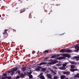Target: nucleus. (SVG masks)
<instances>
[{
	"label": "nucleus",
	"mask_w": 79,
	"mask_h": 79,
	"mask_svg": "<svg viewBox=\"0 0 79 79\" xmlns=\"http://www.w3.org/2000/svg\"><path fill=\"white\" fill-rule=\"evenodd\" d=\"M49 61H50V62L52 63V64H56V63H57V62L58 61L56 60H53L52 59H51L50 60H49Z\"/></svg>",
	"instance_id": "1"
},
{
	"label": "nucleus",
	"mask_w": 79,
	"mask_h": 79,
	"mask_svg": "<svg viewBox=\"0 0 79 79\" xmlns=\"http://www.w3.org/2000/svg\"><path fill=\"white\" fill-rule=\"evenodd\" d=\"M75 50H74V52H78V51L79 50V45H77L75 47Z\"/></svg>",
	"instance_id": "2"
},
{
	"label": "nucleus",
	"mask_w": 79,
	"mask_h": 79,
	"mask_svg": "<svg viewBox=\"0 0 79 79\" xmlns=\"http://www.w3.org/2000/svg\"><path fill=\"white\" fill-rule=\"evenodd\" d=\"M59 56H60L59 54L54 55L52 56L51 58H58Z\"/></svg>",
	"instance_id": "3"
},
{
	"label": "nucleus",
	"mask_w": 79,
	"mask_h": 79,
	"mask_svg": "<svg viewBox=\"0 0 79 79\" xmlns=\"http://www.w3.org/2000/svg\"><path fill=\"white\" fill-rule=\"evenodd\" d=\"M64 56V57H67V58H70V55L66 53L64 54L63 55Z\"/></svg>",
	"instance_id": "4"
},
{
	"label": "nucleus",
	"mask_w": 79,
	"mask_h": 79,
	"mask_svg": "<svg viewBox=\"0 0 79 79\" xmlns=\"http://www.w3.org/2000/svg\"><path fill=\"white\" fill-rule=\"evenodd\" d=\"M8 31V30L6 29L4 32L3 33V35H6V37H8V35L7 34V31Z\"/></svg>",
	"instance_id": "5"
},
{
	"label": "nucleus",
	"mask_w": 79,
	"mask_h": 79,
	"mask_svg": "<svg viewBox=\"0 0 79 79\" xmlns=\"http://www.w3.org/2000/svg\"><path fill=\"white\" fill-rule=\"evenodd\" d=\"M42 68V67L41 66H38V68L36 69L35 70L37 71H40V69Z\"/></svg>",
	"instance_id": "6"
},
{
	"label": "nucleus",
	"mask_w": 79,
	"mask_h": 79,
	"mask_svg": "<svg viewBox=\"0 0 79 79\" xmlns=\"http://www.w3.org/2000/svg\"><path fill=\"white\" fill-rule=\"evenodd\" d=\"M73 58L74 60H77V61H79V57L77 56H75Z\"/></svg>",
	"instance_id": "7"
},
{
	"label": "nucleus",
	"mask_w": 79,
	"mask_h": 79,
	"mask_svg": "<svg viewBox=\"0 0 79 79\" xmlns=\"http://www.w3.org/2000/svg\"><path fill=\"white\" fill-rule=\"evenodd\" d=\"M79 71V70L77 69H70V71L72 72H74V71Z\"/></svg>",
	"instance_id": "8"
},
{
	"label": "nucleus",
	"mask_w": 79,
	"mask_h": 79,
	"mask_svg": "<svg viewBox=\"0 0 79 79\" xmlns=\"http://www.w3.org/2000/svg\"><path fill=\"white\" fill-rule=\"evenodd\" d=\"M60 69H61V70H65L66 68L65 67H64V66L60 67L59 68Z\"/></svg>",
	"instance_id": "9"
},
{
	"label": "nucleus",
	"mask_w": 79,
	"mask_h": 79,
	"mask_svg": "<svg viewBox=\"0 0 79 79\" xmlns=\"http://www.w3.org/2000/svg\"><path fill=\"white\" fill-rule=\"evenodd\" d=\"M65 58L64 57L62 56V57H58L57 58V60H63V59H65Z\"/></svg>",
	"instance_id": "10"
},
{
	"label": "nucleus",
	"mask_w": 79,
	"mask_h": 79,
	"mask_svg": "<svg viewBox=\"0 0 79 79\" xmlns=\"http://www.w3.org/2000/svg\"><path fill=\"white\" fill-rule=\"evenodd\" d=\"M47 76L48 79H51L52 78V75L49 74H47Z\"/></svg>",
	"instance_id": "11"
},
{
	"label": "nucleus",
	"mask_w": 79,
	"mask_h": 79,
	"mask_svg": "<svg viewBox=\"0 0 79 79\" xmlns=\"http://www.w3.org/2000/svg\"><path fill=\"white\" fill-rule=\"evenodd\" d=\"M47 70V68H43L41 69V71L42 72H45Z\"/></svg>",
	"instance_id": "12"
},
{
	"label": "nucleus",
	"mask_w": 79,
	"mask_h": 79,
	"mask_svg": "<svg viewBox=\"0 0 79 79\" xmlns=\"http://www.w3.org/2000/svg\"><path fill=\"white\" fill-rule=\"evenodd\" d=\"M64 52H66V50L63 49H62L60 51V53H64Z\"/></svg>",
	"instance_id": "13"
},
{
	"label": "nucleus",
	"mask_w": 79,
	"mask_h": 79,
	"mask_svg": "<svg viewBox=\"0 0 79 79\" xmlns=\"http://www.w3.org/2000/svg\"><path fill=\"white\" fill-rule=\"evenodd\" d=\"M72 52V50L70 49H68L65 51V52L66 53H70Z\"/></svg>",
	"instance_id": "14"
},
{
	"label": "nucleus",
	"mask_w": 79,
	"mask_h": 79,
	"mask_svg": "<svg viewBox=\"0 0 79 79\" xmlns=\"http://www.w3.org/2000/svg\"><path fill=\"white\" fill-rule=\"evenodd\" d=\"M66 77V76H65L64 75H61L60 76V78H61V79H64V78H65Z\"/></svg>",
	"instance_id": "15"
},
{
	"label": "nucleus",
	"mask_w": 79,
	"mask_h": 79,
	"mask_svg": "<svg viewBox=\"0 0 79 79\" xmlns=\"http://www.w3.org/2000/svg\"><path fill=\"white\" fill-rule=\"evenodd\" d=\"M18 70V68H15L13 69V71H14V72H15V71H16Z\"/></svg>",
	"instance_id": "16"
},
{
	"label": "nucleus",
	"mask_w": 79,
	"mask_h": 79,
	"mask_svg": "<svg viewBox=\"0 0 79 79\" xmlns=\"http://www.w3.org/2000/svg\"><path fill=\"white\" fill-rule=\"evenodd\" d=\"M17 73H18L19 75L21 73V72H20V70H19L17 71L16 73V74Z\"/></svg>",
	"instance_id": "17"
},
{
	"label": "nucleus",
	"mask_w": 79,
	"mask_h": 79,
	"mask_svg": "<svg viewBox=\"0 0 79 79\" xmlns=\"http://www.w3.org/2000/svg\"><path fill=\"white\" fill-rule=\"evenodd\" d=\"M40 77L41 79H45V77H44V76L43 75L40 76Z\"/></svg>",
	"instance_id": "18"
},
{
	"label": "nucleus",
	"mask_w": 79,
	"mask_h": 79,
	"mask_svg": "<svg viewBox=\"0 0 79 79\" xmlns=\"http://www.w3.org/2000/svg\"><path fill=\"white\" fill-rule=\"evenodd\" d=\"M75 77H78L79 78V73H78L75 76Z\"/></svg>",
	"instance_id": "19"
},
{
	"label": "nucleus",
	"mask_w": 79,
	"mask_h": 79,
	"mask_svg": "<svg viewBox=\"0 0 79 79\" xmlns=\"http://www.w3.org/2000/svg\"><path fill=\"white\" fill-rule=\"evenodd\" d=\"M22 71H26V67H22Z\"/></svg>",
	"instance_id": "20"
},
{
	"label": "nucleus",
	"mask_w": 79,
	"mask_h": 79,
	"mask_svg": "<svg viewBox=\"0 0 79 79\" xmlns=\"http://www.w3.org/2000/svg\"><path fill=\"white\" fill-rule=\"evenodd\" d=\"M67 64H68V63H66L65 64H63L62 65L64 67H66V65H67Z\"/></svg>",
	"instance_id": "21"
},
{
	"label": "nucleus",
	"mask_w": 79,
	"mask_h": 79,
	"mask_svg": "<svg viewBox=\"0 0 79 79\" xmlns=\"http://www.w3.org/2000/svg\"><path fill=\"white\" fill-rule=\"evenodd\" d=\"M48 52H49V50H46L44 51V52L45 53V54H46V53H48Z\"/></svg>",
	"instance_id": "22"
},
{
	"label": "nucleus",
	"mask_w": 79,
	"mask_h": 79,
	"mask_svg": "<svg viewBox=\"0 0 79 79\" xmlns=\"http://www.w3.org/2000/svg\"><path fill=\"white\" fill-rule=\"evenodd\" d=\"M71 68L72 69H73V68H75V65H72L71 66Z\"/></svg>",
	"instance_id": "23"
},
{
	"label": "nucleus",
	"mask_w": 79,
	"mask_h": 79,
	"mask_svg": "<svg viewBox=\"0 0 79 79\" xmlns=\"http://www.w3.org/2000/svg\"><path fill=\"white\" fill-rule=\"evenodd\" d=\"M28 76L29 77V78L30 79H32V78H33V76H32V75H30Z\"/></svg>",
	"instance_id": "24"
},
{
	"label": "nucleus",
	"mask_w": 79,
	"mask_h": 79,
	"mask_svg": "<svg viewBox=\"0 0 79 79\" xmlns=\"http://www.w3.org/2000/svg\"><path fill=\"white\" fill-rule=\"evenodd\" d=\"M29 18H31L32 16L31 15V13H30L29 15Z\"/></svg>",
	"instance_id": "25"
},
{
	"label": "nucleus",
	"mask_w": 79,
	"mask_h": 79,
	"mask_svg": "<svg viewBox=\"0 0 79 79\" xmlns=\"http://www.w3.org/2000/svg\"><path fill=\"white\" fill-rule=\"evenodd\" d=\"M70 74V72H66V74L67 75H69Z\"/></svg>",
	"instance_id": "26"
},
{
	"label": "nucleus",
	"mask_w": 79,
	"mask_h": 79,
	"mask_svg": "<svg viewBox=\"0 0 79 79\" xmlns=\"http://www.w3.org/2000/svg\"><path fill=\"white\" fill-rule=\"evenodd\" d=\"M21 77H24V75L23 73H22L21 75Z\"/></svg>",
	"instance_id": "27"
},
{
	"label": "nucleus",
	"mask_w": 79,
	"mask_h": 79,
	"mask_svg": "<svg viewBox=\"0 0 79 79\" xmlns=\"http://www.w3.org/2000/svg\"><path fill=\"white\" fill-rule=\"evenodd\" d=\"M58 78V77L57 76H55L54 77V79H57Z\"/></svg>",
	"instance_id": "28"
},
{
	"label": "nucleus",
	"mask_w": 79,
	"mask_h": 79,
	"mask_svg": "<svg viewBox=\"0 0 79 79\" xmlns=\"http://www.w3.org/2000/svg\"><path fill=\"white\" fill-rule=\"evenodd\" d=\"M42 64L43 65L46 64H47V63H47V62H42Z\"/></svg>",
	"instance_id": "29"
},
{
	"label": "nucleus",
	"mask_w": 79,
	"mask_h": 79,
	"mask_svg": "<svg viewBox=\"0 0 79 79\" xmlns=\"http://www.w3.org/2000/svg\"><path fill=\"white\" fill-rule=\"evenodd\" d=\"M7 74L6 73H4L3 75V76H6Z\"/></svg>",
	"instance_id": "30"
},
{
	"label": "nucleus",
	"mask_w": 79,
	"mask_h": 79,
	"mask_svg": "<svg viewBox=\"0 0 79 79\" xmlns=\"http://www.w3.org/2000/svg\"><path fill=\"white\" fill-rule=\"evenodd\" d=\"M24 11H25V10H21L20 11V13H23V12H24Z\"/></svg>",
	"instance_id": "31"
},
{
	"label": "nucleus",
	"mask_w": 79,
	"mask_h": 79,
	"mask_svg": "<svg viewBox=\"0 0 79 79\" xmlns=\"http://www.w3.org/2000/svg\"><path fill=\"white\" fill-rule=\"evenodd\" d=\"M15 74V72H14L12 71V72L11 73V75H13Z\"/></svg>",
	"instance_id": "32"
},
{
	"label": "nucleus",
	"mask_w": 79,
	"mask_h": 79,
	"mask_svg": "<svg viewBox=\"0 0 79 79\" xmlns=\"http://www.w3.org/2000/svg\"><path fill=\"white\" fill-rule=\"evenodd\" d=\"M48 58H49V57H46L45 58H44V60H47V59H48Z\"/></svg>",
	"instance_id": "33"
},
{
	"label": "nucleus",
	"mask_w": 79,
	"mask_h": 79,
	"mask_svg": "<svg viewBox=\"0 0 79 79\" xmlns=\"http://www.w3.org/2000/svg\"><path fill=\"white\" fill-rule=\"evenodd\" d=\"M28 74H29V75H31V74H32V72H28Z\"/></svg>",
	"instance_id": "34"
},
{
	"label": "nucleus",
	"mask_w": 79,
	"mask_h": 79,
	"mask_svg": "<svg viewBox=\"0 0 79 79\" xmlns=\"http://www.w3.org/2000/svg\"><path fill=\"white\" fill-rule=\"evenodd\" d=\"M21 53L19 52V53L18 54V55L19 56H21Z\"/></svg>",
	"instance_id": "35"
},
{
	"label": "nucleus",
	"mask_w": 79,
	"mask_h": 79,
	"mask_svg": "<svg viewBox=\"0 0 79 79\" xmlns=\"http://www.w3.org/2000/svg\"><path fill=\"white\" fill-rule=\"evenodd\" d=\"M12 71H13L12 70L11 71H9L8 72V73H12Z\"/></svg>",
	"instance_id": "36"
},
{
	"label": "nucleus",
	"mask_w": 79,
	"mask_h": 79,
	"mask_svg": "<svg viewBox=\"0 0 79 79\" xmlns=\"http://www.w3.org/2000/svg\"><path fill=\"white\" fill-rule=\"evenodd\" d=\"M71 64H74L75 63L74 62L72 61V62H71Z\"/></svg>",
	"instance_id": "37"
},
{
	"label": "nucleus",
	"mask_w": 79,
	"mask_h": 79,
	"mask_svg": "<svg viewBox=\"0 0 79 79\" xmlns=\"http://www.w3.org/2000/svg\"><path fill=\"white\" fill-rule=\"evenodd\" d=\"M44 74L43 73H40V76H43L42 75V74Z\"/></svg>",
	"instance_id": "38"
},
{
	"label": "nucleus",
	"mask_w": 79,
	"mask_h": 79,
	"mask_svg": "<svg viewBox=\"0 0 79 79\" xmlns=\"http://www.w3.org/2000/svg\"><path fill=\"white\" fill-rule=\"evenodd\" d=\"M39 65H40V66H41V65H43L42 63L41 62V63H40V64H39Z\"/></svg>",
	"instance_id": "39"
},
{
	"label": "nucleus",
	"mask_w": 79,
	"mask_h": 79,
	"mask_svg": "<svg viewBox=\"0 0 79 79\" xmlns=\"http://www.w3.org/2000/svg\"><path fill=\"white\" fill-rule=\"evenodd\" d=\"M63 73L64 74H66V72H64Z\"/></svg>",
	"instance_id": "40"
},
{
	"label": "nucleus",
	"mask_w": 79,
	"mask_h": 79,
	"mask_svg": "<svg viewBox=\"0 0 79 79\" xmlns=\"http://www.w3.org/2000/svg\"><path fill=\"white\" fill-rule=\"evenodd\" d=\"M13 32H16V30H14V29H13Z\"/></svg>",
	"instance_id": "41"
},
{
	"label": "nucleus",
	"mask_w": 79,
	"mask_h": 79,
	"mask_svg": "<svg viewBox=\"0 0 79 79\" xmlns=\"http://www.w3.org/2000/svg\"><path fill=\"white\" fill-rule=\"evenodd\" d=\"M19 50V48H16V50Z\"/></svg>",
	"instance_id": "42"
},
{
	"label": "nucleus",
	"mask_w": 79,
	"mask_h": 79,
	"mask_svg": "<svg viewBox=\"0 0 79 79\" xmlns=\"http://www.w3.org/2000/svg\"><path fill=\"white\" fill-rule=\"evenodd\" d=\"M48 64H52V62H49L48 63Z\"/></svg>",
	"instance_id": "43"
},
{
	"label": "nucleus",
	"mask_w": 79,
	"mask_h": 79,
	"mask_svg": "<svg viewBox=\"0 0 79 79\" xmlns=\"http://www.w3.org/2000/svg\"><path fill=\"white\" fill-rule=\"evenodd\" d=\"M8 79H11V77H9L8 78Z\"/></svg>",
	"instance_id": "44"
},
{
	"label": "nucleus",
	"mask_w": 79,
	"mask_h": 79,
	"mask_svg": "<svg viewBox=\"0 0 79 79\" xmlns=\"http://www.w3.org/2000/svg\"><path fill=\"white\" fill-rule=\"evenodd\" d=\"M60 5V4H56V6H59Z\"/></svg>",
	"instance_id": "45"
},
{
	"label": "nucleus",
	"mask_w": 79,
	"mask_h": 79,
	"mask_svg": "<svg viewBox=\"0 0 79 79\" xmlns=\"http://www.w3.org/2000/svg\"><path fill=\"white\" fill-rule=\"evenodd\" d=\"M52 12H53V11H52V10H51L50 11V13H52Z\"/></svg>",
	"instance_id": "46"
},
{
	"label": "nucleus",
	"mask_w": 79,
	"mask_h": 79,
	"mask_svg": "<svg viewBox=\"0 0 79 79\" xmlns=\"http://www.w3.org/2000/svg\"><path fill=\"white\" fill-rule=\"evenodd\" d=\"M2 79H5V78L2 77Z\"/></svg>",
	"instance_id": "47"
},
{
	"label": "nucleus",
	"mask_w": 79,
	"mask_h": 79,
	"mask_svg": "<svg viewBox=\"0 0 79 79\" xmlns=\"http://www.w3.org/2000/svg\"><path fill=\"white\" fill-rule=\"evenodd\" d=\"M55 69H57V68L56 67H55Z\"/></svg>",
	"instance_id": "48"
},
{
	"label": "nucleus",
	"mask_w": 79,
	"mask_h": 79,
	"mask_svg": "<svg viewBox=\"0 0 79 79\" xmlns=\"http://www.w3.org/2000/svg\"><path fill=\"white\" fill-rule=\"evenodd\" d=\"M51 71H52V72H53V71L52 70H51Z\"/></svg>",
	"instance_id": "49"
},
{
	"label": "nucleus",
	"mask_w": 79,
	"mask_h": 79,
	"mask_svg": "<svg viewBox=\"0 0 79 79\" xmlns=\"http://www.w3.org/2000/svg\"><path fill=\"white\" fill-rule=\"evenodd\" d=\"M50 12H49V13L48 14V15H50Z\"/></svg>",
	"instance_id": "50"
},
{
	"label": "nucleus",
	"mask_w": 79,
	"mask_h": 79,
	"mask_svg": "<svg viewBox=\"0 0 79 79\" xmlns=\"http://www.w3.org/2000/svg\"><path fill=\"white\" fill-rule=\"evenodd\" d=\"M0 18H1V15H0Z\"/></svg>",
	"instance_id": "51"
},
{
	"label": "nucleus",
	"mask_w": 79,
	"mask_h": 79,
	"mask_svg": "<svg viewBox=\"0 0 79 79\" xmlns=\"http://www.w3.org/2000/svg\"><path fill=\"white\" fill-rule=\"evenodd\" d=\"M16 53H18V51H16Z\"/></svg>",
	"instance_id": "52"
},
{
	"label": "nucleus",
	"mask_w": 79,
	"mask_h": 79,
	"mask_svg": "<svg viewBox=\"0 0 79 79\" xmlns=\"http://www.w3.org/2000/svg\"><path fill=\"white\" fill-rule=\"evenodd\" d=\"M57 66H59V65L58 64H57Z\"/></svg>",
	"instance_id": "53"
},
{
	"label": "nucleus",
	"mask_w": 79,
	"mask_h": 79,
	"mask_svg": "<svg viewBox=\"0 0 79 79\" xmlns=\"http://www.w3.org/2000/svg\"><path fill=\"white\" fill-rule=\"evenodd\" d=\"M55 0H52V1H55Z\"/></svg>",
	"instance_id": "54"
},
{
	"label": "nucleus",
	"mask_w": 79,
	"mask_h": 79,
	"mask_svg": "<svg viewBox=\"0 0 79 79\" xmlns=\"http://www.w3.org/2000/svg\"><path fill=\"white\" fill-rule=\"evenodd\" d=\"M41 23H42V20H41Z\"/></svg>",
	"instance_id": "55"
},
{
	"label": "nucleus",
	"mask_w": 79,
	"mask_h": 79,
	"mask_svg": "<svg viewBox=\"0 0 79 79\" xmlns=\"http://www.w3.org/2000/svg\"><path fill=\"white\" fill-rule=\"evenodd\" d=\"M30 71H31V70H30Z\"/></svg>",
	"instance_id": "56"
},
{
	"label": "nucleus",
	"mask_w": 79,
	"mask_h": 79,
	"mask_svg": "<svg viewBox=\"0 0 79 79\" xmlns=\"http://www.w3.org/2000/svg\"><path fill=\"white\" fill-rule=\"evenodd\" d=\"M19 1H21V0H19Z\"/></svg>",
	"instance_id": "57"
},
{
	"label": "nucleus",
	"mask_w": 79,
	"mask_h": 79,
	"mask_svg": "<svg viewBox=\"0 0 79 79\" xmlns=\"http://www.w3.org/2000/svg\"><path fill=\"white\" fill-rule=\"evenodd\" d=\"M63 34H62V35H63Z\"/></svg>",
	"instance_id": "58"
},
{
	"label": "nucleus",
	"mask_w": 79,
	"mask_h": 79,
	"mask_svg": "<svg viewBox=\"0 0 79 79\" xmlns=\"http://www.w3.org/2000/svg\"><path fill=\"white\" fill-rule=\"evenodd\" d=\"M40 53H42V52H40Z\"/></svg>",
	"instance_id": "59"
},
{
	"label": "nucleus",
	"mask_w": 79,
	"mask_h": 79,
	"mask_svg": "<svg viewBox=\"0 0 79 79\" xmlns=\"http://www.w3.org/2000/svg\"><path fill=\"white\" fill-rule=\"evenodd\" d=\"M2 0H0V1H1Z\"/></svg>",
	"instance_id": "60"
},
{
	"label": "nucleus",
	"mask_w": 79,
	"mask_h": 79,
	"mask_svg": "<svg viewBox=\"0 0 79 79\" xmlns=\"http://www.w3.org/2000/svg\"><path fill=\"white\" fill-rule=\"evenodd\" d=\"M3 0V1H5V0Z\"/></svg>",
	"instance_id": "61"
},
{
	"label": "nucleus",
	"mask_w": 79,
	"mask_h": 79,
	"mask_svg": "<svg viewBox=\"0 0 79 79\" xmlns=\"http://www.w3.org/2000/svg\"><path fill=\"white\" fill-rule=\"evenodd\" d=\"M27 0V1H28V0Z\"/></svg>",
	"instance_id": "62"
},
{
	"label": "nucleus",
	"mask_w": 79,
	"mask_h": 79,
	"mask_svg": "<svg viewBox=\"0 0 79 79\" xmlns=\"http://www.w3.org/2000/svg\"><path fill=\"white\" fill-rule=\"evenodd\" d=\"M30 69H31V68H30Z\"/></svg>",
	"instance_id": "63"
},
{
	"label": "nucleus",
	"mask_w": 79,
	"mask_h": 79,
	"mask_svg": "<svg viewBox=\"0 0 79 79\" xmlns=\"http://www.w3.org/2000/svg\"><path fill=\"white\" fill-rule=\"evenodd\" d=\"M63 72H62V73H63Z\"/></svg>",
	"instance_id": "64"
}]
</instances>
